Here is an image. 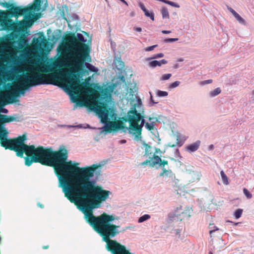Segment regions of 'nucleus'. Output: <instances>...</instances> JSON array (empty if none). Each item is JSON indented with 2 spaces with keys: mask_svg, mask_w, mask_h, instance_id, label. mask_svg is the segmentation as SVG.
<instances>
[{
  "mask_svg": "<svg viewBox=\"0 0 254 254\" xmlns=\"http://www.w3.org/2000/svg\"><path fill=\"white\" fill-rule=\"evenodd\" d=\"M78 165L72 162L57 176L64 196L84 214L87 222L106 243V248L108 251L112 254H133L124 245L111 239L120 232L118 230L120 226L111 223L116 219L114 216L106 213L97 217L93 214L92 210L106 200L110 193L90 180L100 165L93 164L81 168Z\"/></svg>",
  "mask_w": 254,
  "mask_h": 254,
  "instance_id": "nucleus-1",
  "label": "nucleus"
},
{
  "mask_svg": "<svg viewBox=\"0 0 254 254\" xmlns=\"http://www.w3.org/2000/svg\"><path fill=\"white\" fill-rule=\"evenodd\" d=\"M63 63L61 61H56L52 64L43 66L41 70L44 72H51L50 74H41L39 72H32L30 74H25L23 79L24 82L22 83L10 85V91H5L1 94L0 98L2 100H8L4 102L0 101V113H7L8 110L3 107L6 104L13 103V100L11 96L16 97L19 93L24 94L26 89L30 87L40 84H53L59 85L62 84V86L65 89L71 96L73 102L80 103L83 106L82 102H80L78 95L85 90H87L89 87L87 83L83 82L80 83L79 79L77 74L71 72L67 73L64 78L63 71L61 68L63 67Z\"/></svg>",
  "mask_w": 254,
  "mask_h": 254,
  "instance_id": "nucleus-2",
  "label": "nucleus"
},
{
  "mask_svg": "<svg viewBox=\"0 0 254 254\" xmlns=\"http://www.w3.org/2000/svg\"><path fill=\"white\" fill-rule=\"evenodd\" d=\"M15 120L13 116L0 114V143L2 147L16 152V155L22 157L24 153L26 155L25 157V164L29 166L32 162L40 163L42 165L54 168L57 176L60 174L66 166L69 165L72 161H66L68 158V152L64 146L61 147L58 151H53L51 148H45L39 146L35 148L34 145H28L24 143L27 137L25 134L13 139H7L8 133L3 125Z\"/></svg>",
  "mask_w": 254,
  "mask_h": 254,
  "instance_id": "nucleus-3",
  "label": "nucleus"
},
{
  "mask_svg": "<svg viewBox=\"0 0 254 254\" xmlns=\"http://www.w3.org/2000/svg\"><path fill=\"white\" fill-rule=\"evenodd\" d=\"M67 46L59 47L58 52L65 54L68 58L70 65L76 71L82 70L86 61H90V46L85 43L86 40L80 33L76 35L73 33L68 34L65 38Z\"/></svg>",
  "mask_w": 254,
  "mask_h": 254,
  "instance_id": "nucleus-4",
  "label": "nucleus"
},
{
  "mask_svg": "<svg viewBox=\"0 0 254 254\" xmlns=\"http://www.w3.org/2000/svg\"><path fill=\"white\" fill-rule=\"evenodd\" d=\"M86 106L92 109L96 110L97 113L101 118L102 122L106 123L104 127L105 131L111 132L112 131L117 130L123 127L122 124L120 122L114 121L107 122L109 119L110 115L109 110L108 109L106 105L104 103L94 101L88 103Z\"/></svg>",
  "mask_w": 254,
  "mask_h": 254,
  "instance_id": "nucleus-5",
  "label": "nucleus"
},
{
  "mask_svg": "<svg viewBox=\"0 0 254 254\" xmlns=\"http://www.w3.org/2000/svg\"><path fill=\"white\" fill-rule=\"evenodd\" d=\"M129 123L128 131L129 133L134 135V138L140 140L141 138L142 128L145 124L143 117L134 108L127 113V120Z\"/></svg>",
  "mask_w": 254,
  "mask_h": 254,
  "instance_id": "nucleus-6",
  "label": "nucleus"
},
{
  "mask_svg": "<svg viewBox=\"0 0 254 254\" xmlns=\"http://www.w3.org/2000/svg\"><path fill=\"white\" fill-rule=\"evenodd\" d=\"M41 2V0H35L32 4L24 8H21L20 6H14L13 4H9L6 2L4 3L3 5L6 7H10V10L8 12L10 17L14 16L17 18L19 16L30 13L36 10H39Z\"/></svg>",
  "mask_w": 254,
  "mask_h": 254,
  "instance_id": "nucleus-7",
  "label": "nucleus"
},
{
  "mask_svg": "<svg viewBox=\"0 0 254 254\" xmlns=\"http://www.w3.org/2000/svg\"><path fill=\"white\" fill-rule=\"evenodd\" d=\"M152 160H146L143 162L141 163V166L146 165L149 164L151 167H154L157 165L163 168H164V166L166 165H168V162L166 160H162L161 158L155 154L152 155Z\"/></svg>",
  "mask_w": 254,
  "mask_h": 254,
  "instance_id": "nucleus-8",
  "label": "nucleus"
},
{
  "mask_svg": "<svg viewBox=\"0 0 254 254\" xmlns=\"http://www.w3.org/2000/svg\"><path fill=\"white\" fill-rule=\"evenodd\" d=\"M48 43L43 32H40L39 36L37 38H34L32 40V44L37 48H41L42 47H45Z\"/></svg>",
  "mask_w": 254,
  "mask_h": 254,
  "instance_id": "nucleus-9",
  "label": "nucleus"
},
{
  "mask_svg": "<svg viewBox=\"0 0 254 254\" xmlns=\"http://www.w3.org/2000/svg\"><path fill=\"white\" fill-rule=\"evenodd\" d=\"M189 210L187 209H184L182 206L177 207L174 212V215L178 219L182 221L183 219L189 217Z\"/></svg>",
  "mask_w": 254,
  "mask_h": 254,
  "instance_id": "nucleus-10",
  "label": "nucleus"
},
{
  "mask_svg": "<svg viewBox=\"0 0 254 254\" xmlns=\"http://www.w3.org/2000/svg\"><path fill=\"white\" fill-rule=\"evenodd\" d=\"M32 25L30 21L21 20L15 25V29L18 31H24L27 27H29Z\"/></svg>",
  "mask_w": 254,
  "mask_h": 254,
  "instance_id": "nucleus-11",
  "label": "nucleus"
},
{
  "mask_svg": "<svg viewBox=\"0 0 254 254\" xmlns=\"http://www.w3.org/2000/svg\"><path fill=\"white\" fill-rule=\"evenodd\" d=\"M145 146V153L144 156L148 157L149 160H152V155L154 154L152 151H151V146L147 144L144 143Z\"/></svg>",
  "mask_w": 254,
  "mask_h": 254,
  "instance_id": "nucleus-12",
  "label": "nucleus"
},
{
  "mask_svg": "<svg viewBox=\"0 0 254 254\" xmlns=\"http://www.w3.org/2000/svg\"><path fill=\"white\" fill-rule=\"evenodd\" d=\"M160 177H169L170 178H175V174L173 173L171 170H167L165 168L162 169V172L159 174Z\"/></svg>",
  "mask_w": 254,
  "mask_h": 254,
  "instance_id": "nucleus-13",
  "label": "nucleus"
},
{
  "mask_svg": "<svg viewBox=\"0 0 254 254\" xmlns=\"http://www.w3.org/2000/svg\"><path fill=\"white\" fill-rule=\"evenodd\" d=\"M167 61L164 59L160 61H152L150 62L149 65L151 67H156L157 66H161L162 64H166Z\"/></svg>",
  "mask_w": 254,
  "mask_h": 254,
  "instance_id": "nucleus-14",
  "label": "nucleus"
},
{
  "mask_svg": "<svg viewBox=\"0 0 254 254\" xmlns=\"http://www.w3.org/2000/svg\"><path fill=\"white\" fill-rule=\"evenodd\" d=\"M100 96L102 98H108L111 96L110 91L107 88L102 89L100 90Z\"/></svg>",
  "mask_w": 254,
  "mask_h": 254,
  "instance_id": "nucleus-15",
  "label": "nucleus"
},
{
  "mask_svg": "<svg viewBox=\"0 0 254 254\" xmlns=\"http://www.w3.org/2000/svg\"><path fill=\"white\" fill-rule=\"evenodd\" d=\"M200 141H196L192 144H190L187 147L188 151L190 152H193L197 150L199 146Z\"/></svg>",
  "mask_w": 254,
  "mask_h": 254,
  "instance_id": "nucleus-16",
  "label": "nucleus"
},
{
  "mask_svg": "<svg viewBox=\"0 0 254 254\" xmlns=\"http://www.w3.org/2000/svg\"><path fill=\"white\" fill-rule=\"evenodd\" d=\"M191 176L192 179V182L199 181L200 179V177L201 176V173L199 172H193L191 174Z\"/></svg>",
  "mask_w": 254,
  "mask_h": 254,
  "instance_id": "nucleus-17",
  "label": "nucleus"
},
{
  "mask_svg": "<svg viewBox=\"0 0 254 254\" xmlns=\"http://www.w3.org/2000/svg\"><path fill=\"white\" fill-rule=\"evenodd\" d=\"M221 92V90L219 87L216 88L214 90L211 91L209 92L210 97H215L219 94Z\"/></svg>",
  "mask_w": 254,
  "mask_h": 254,
  "instance_id": "nucleus-18",
  "label": "nucleus"
},
{
  "mask_svg": "<svg viewBox=\"0 0 254 254\" xmlns=\"http://www.w3.org/2000/svg\"><path fill=\"white\" fill-rule=\"evenodd\" d=\"M221 176L223 183L224 185H227L229 184L228 179L227 176L225 174L223 171L220 172Z\"/></svg>",
  "mask_w": 254,
  "mask_h": 254,
  "instance_id": "nucleus-19",
  "label": "nucleus"
},
{
  "mask_svg": "<svg viewBox=\"0 0 254 254\" xmlns=\"http://www.w3.org/2000/svg\"><path fill=\"white\" fill-rule=\"evenodd\" d=\"M233 16L239 23L244 25L246 24V21L244 19H243L237 12H236Z\"/></svg>",
  "mask_w": 254,
  "mask_h": 254,
  "instance_id": "nucleus-20",
  "label": "nucleus"
},
{
  "mask_svg": "<svg viewBox=\"0 0 254 254\" xmlns=\"http://www.w3.org/2000/svg\"><path fill=\"white\" fill-rule=\"evenodd\" d=\"M161 14L163 18H169V14L168 9L166 7H163L161 10Z\"/></svg>",
  "mask_w": 254,
  "mask_h": 254,
  "instance_id": "nucleus-21",
  "label": "nucleus"
},
{
  "mask_svg": "<svg viewBox=\"0 0 254 254\" xmlns=\"http://www.w3.org/2000/svg\"><path fill=\"white\" fill-rule=\"evenodd\" d=\"M243 213V209H238L235 210L234 213V215L236 219H238L241 217Z\"/></svg>",
  "mask_w": 254,
  "mask_h": 254,
  "instance_id": "nucleus-22",
  "label": "nucleus"
},
{
  "mask_svg": "<svg viewBox=\"0 0 254 254\" xmlns=\"http://www.w3.org/2000/svg\"><path fill=\"white\" fill-rule=\"evenodd\" d=\"M150 218V216L148 214H144L141 216L138 220V223H142Z\"/></svg>",
  "mask_w": 254,
  "mask_h": 254,
  "instance_id": "nucleus-23",
  "label": "nucleus"
},
{
  "mask_svg": "<svg viewBox=\"0 0 254 254\" xmlns=\"http://www.w3.org/2000/svg\"><path fill=\"white\" fill-rule=\"evenodd\" d=\"M144 14L146 16L149 17L152 20H154V15L153 12H149L147 9L144 11Z\"/></svg>",
  "mask_w": 254,
  "mask_h": 254,
  "instance_id": "nucleus-24",
  "label": "nucleus"
},
{
  "mask_svg": "<svg viewBox=\"0 0 254 254\" xmlns=\"http://www.w3.org/2000/svg\"><path fill=\"white\" fill-rule=\"evenodd\" d=\"M209 233L210 234H211L212 233L215 232V231L218 230L219 229L214 226L213 224H210L209 225Z\"/></svg>",
  "mask_w": 254,
  "mask_h": 254,
  "instance_id": "nucleus-25",
  "label": "nucleus"
},
{
  "mask_svg": "<svg viewBox=\"0 0 254 254\" xmlns=\"http://www.w3.org/2000/svg\"><path fill=\"white\" fill-rule=\"evenodd\" d=\"M145 127L148 130H151L154 129V123H146L145 124Z\"/></svg>",
  "mask_w": 254,
  "mask_h": 254,
  "instance_id": "nucleus-26",
  "label": "nucleus"
},
{
  "mask_svg": "<svg viewBox=\"0 0 254 254\" xmlns=\"http://www.w3.org/2000/svg\"><path fill=\"white\" fill-rule=\"evenodd\" d=\"M243 192L247 197V198L250 199L252 197V194L250 192V191L246 188L243 189Z\"/></svg>",
  "mask_w": 254,
  "mask_h": 254,
  "instance_id": "nucleus-27",
  "label": "nucleus"
},
{
  "mask_svg": "<svg viewBox=\"0 0 254 254\" xmlns=\"http://www.w3.org/2000/svg\"><path fill=\"white\" fill-rule=\"evenodd\" d=\"M157 95L159 97H165L168 95V93L166 91L158 90L157 92Z\"/></svg>",
  "mask_w": 254,
  "mask_h": 254,
  "instance_id": "nucleus-28",
  "label": "nucleus"
},
{
  "mask_svg": "<svg viewBox=\"0 0 254 254\" xmlns=\"http://www.w3.org/2000/svg\"><path fill=\"white\" fill-rule=\"evenodd\" d=\"M165 3L168 4H169L172 6L175 7H178V8L180 7V5L178 3L173 2V1H171L165 0Z\"/></svg>",
  "mask_w": 254,
  "mask_h": 254,
  "instance_id": "nucleus-29",
  "label": "nucleus"
},
{
  "mask_svg": "<svg viewBox=\"0 0 254 254\" xmlns=\"http://www.w3.org/2000/svg\"><path fill=\"white\" fill-rule=\"evenodd\" d=\"M86 67L89 70H90L91 71H93V72H96V68L93 65L91 64H90L87 63V64H86Z\"/></svg>",
  "mask_w": 254,
  "mask_h": 254,
  "instance_id": "nucleus-30",
  "label": "nucleus"
},
{
  "mask_svg": "<svg viewBox=\"0 0 254 254\" xmlns=\"http://www.w3.org/2000/svg\"><path fill=\"white\" fill-rule=\"evenodd\" d=\"M180 83V81H175V82H173V83H171V84L169 85V88H170V89L174 88H175V87H176L178 86L179 85Z\"/></svg>",
  "mask_w": 254,
  "mask_h": 254,
  "instance_id": "nucleus-31",
  "label": "nucleus"
},
{
  "mask_svg": "<svg viewBox=\"0 0 254 254\" xmlns=\"http://www.w3.org/2000/svg\"><path fill=\"white\" fill-rule=\"evenodd\" d=\"M171 75H172L171 73H167V74H163L161 77V80H168L171 77Z\"/></svg>",
  "mask_w": 254,
  "mask_h": 254,
  "instance_id": "nucleus-32",
  "label": "nucleus"
},
{
  "mask_svg": "<svg viewBox=\"0 0 254 254\" xmlns=\"http://www.w3.org/2000/svg\"><path fill=\"white\" fill-rule=\"evenodd\" d=\"M158 46L157 45H154L151 46L147 47L144 49L146 52L151 51L154 50V49Z\"/></svg>",
  "mask_w": 254,
  "mask_h": 254,
  "instance_id": "nucleus-33",
  "label": "nucleus"
},
{
  "mask_svg": "<svg viewBox=\"0 0 254 254\" xmlns=\"http://www.w3.org/2000/svg\"><path fill=\"white\" fill-rule=\"evenodd\" d=\"M178 40V38H168V39H166L164 40V42L166 43L174 42H176Z\"/></svg>",
  "mask_w": 254,
  "mask_h": 254,
  "instance_id": "nucleus-34",
  "label": "nucleus"
},
{
  "mask_svg": "<svg viewBox=\"0 0 254 254\" xmlns=\"http://www.w3.org/2000/svg\"><path fill=\"white\" fill-rule=\"evenodd\" d=\"M164 57V54L163 53H159L157 54H155L153 57L151 58L152 59H157V58H160Z\"/></svg>",
  "mask_w": 254,
  "mask_h": 254,
  "instance_id": "nucleus-35",
  "label": "nucleus"
},
{
  "mask_svg": "<svg viewBox=\"0 0 254 254\" xmlns=\"http://www.w3.org/2000/svg\"><path fill=\"white\" fill-rule=\"evenodd\" d=\"M138 5L143 12L146 10V8H145V7L143 3L139 2L138 3Z\"/></svg>",
  "mask_w": 254,
  "mask_h": 254,
  "instance_id": "nucleus-36",
  "label": "nucleus"
},
{
  "mask_svg": "<svg viewBox=\"0 0 254 254\" xmlns=\"http://www.w3.org/2000/svg\"><path fill=\"white\" fill-rule=\"evenodd\" d=\"M228 9L233 15L236 13V12L231 7L228 6Z\"/></svg>",
  "mask_w": 254,
  "mask_h": 254,
  "instance_id": "nucleus-37",
  "label": "nucleus"
},
{
  "mask_svg": "<svg viewBox=\"0 0 254 254\" xmlns=\"http://www.w3.org/2000/svg\"><path fill=\"white\" fill-rule=\"evenodd\" d=\"M212 82V80L211 79H208L206 80H204L202 82V84H209Z\"/></svg>",
  "mask_w": 254,
  "mask_h": 254,
  "instance_id": "nucleus-38",
  "label": "nucleus"
},
{
  "mask_svg": "<svg viewBox=\"0 0 254 254\" xmlns=\"http://www.w3.org/2000/svg\"><path fill=\"white\" fill-rule=\"evenodd\" d=\"M5 15L6 13L4 11L0 10V17L4 16Z\"/></svg>",
  "mask_w": 254,
  "mask_h": 254,
  "instance_id": "nucleus-39",
  "label": "nucleus"
},
{
  "mask_svg": "<svg viewBox=\"0 0 254 254\" xmlns=\"http://www.w3.org/2000/svg\"><path fill=\"white\" fill-rule=\"evenodd\" d=\"M134 29L137 32H141L142 30V29L140 27H135Z\"/></svg>",
  "mask_w": 254,
  "mask_h": 254,
  "instance_id": "nucleus-40",
  "label": "nucleus"
},
{
  "mask_svg": "<svg viewBox=\"0 0 254 254\" xmlns=\"http://www.w3.org/2000/svg\"><path fill=\"white\" fill-rule=\"evenodd\" d=\"M171 32V31H169V30H163V31H162V33H163V34H169Z\"/></svg>",
  "mask_w": 254,
  "mask_h": 254,
  "instance_id": "nucleus-41",
  "label": "nucleus"
},
{
  "mask_svg": "<svg viewBox=\"0 0 254 254\" xmlns=\"http://www.w3.org/2000/svg\"><path fill=\"white\" fill-rule=\"evenodd\" d=\"M25 40L24 38H20L19 45L20 44V42H25Z\"/></svg>",
  "mask_w": 254,
  "mask_h": 254,
  "instance_id": "nucleus-42",
  "label": "nucleus"
},
{
  "mask_svg": "<svg viewBox=\"0 0 254 254\" xmlns=\"http://www.w3.org/2000/svg\"><path fill=\"white\" fill-rule=\"evenodd\" d=\"M150 101L153 103H157V102H155L153 99V98H152V96L151 95V97H150Z\"/></svg>",
  "mask_w": 254,
  "mask_h": 254,
  "instance_id": "nucleus-43",
  "label": "nucleus"
},
{
  "mask_svg": "<svg viewBox=\"0 0 254 254\" xmlns=\"http://www.w3.org/2000/svg\"><path fill=\"white\" fill-rule=\"evenodd\" d=\"M135 15V12L133 11H132L130 13V16L131 17H133Z\"/></svg>",
  "mask_w": 254,
  "mask_h": 254,
  "instance_id": "nucleus-44",
  "label": "nucleus"
},
{
  "mask_svg": "<svg viewBox=\"0 0 254 254\" xmlns=\"http://www.w3.org/2000/svg\"><path fill=\"white\" fill-rule=\"evenodd\" d=\"M38 206H39L41 208H43L44 207L43 205L41 204V203H38Z\"/></svg>",
  "mask_w": 254,
  "mask_h": 254,
  "instance_id": "nucleus-45",
  "label": "nucleus"
},
{
  "mask_svg": "<svg viewBox=\"0 0 254 254\" xmlns=\"http://www.w3.org/2000/svg\"><path fill=\"white\" fill-rule=\"evenodd\" d=\"M49 245L44 246H43V249H47L49 248Z\"/></svg>",
  "mask_w": 254,
  "mask_h": 254,
  "instance_id": "nucleus-46",
  "label": "nucleus"
},
{
  "mask_svg": "<svg viewBox=\"0 0 254 254\" xmlns=\"http://www.w3.org/2000/svg\"><path fill=\"white\" fill-rule=\"evenodd\" d=\"M155 150V153H158L159 151H160V149L156 148Z\"/></svg>",
  "mask_w": 254,
  "mask_h": 254,
  "instance_id": "nucleus-47",
  "label": "nucleus"
},
{
  "mask_svg": "<svg viewBox=\"0 0 254 254\" xmlns=\"http://www.w3.org/2000/svg\"><path fill=\"white\" fill-rule=\"evenodd\" d=\"M178 61L180 62H183V59H182V58H180V59H178Z\"/></svg>",
  "mask_w": 254,
  "mask_h": 254,
  "instance_id": "nucleus-48",
  "label": "nucleus"
},
{
  "mask_svg": "<svg viewBox=\"0 0 254 254\" xmlns=\"http://www.w3.org/2000/svg\"><path fill=\"white\" fill-rule=\"evenodd\" d=\"M178 64H175V65H174V68H178Z\"/></svg>",
  "mask_w": 254,
  "mask_h": 254,
  "instance_id": "nucleus-49",
  "label": "nucleus"
},
{
  "mask_svg": "<svg viewBox=\"0 0 254 254\" xmlns=\"http://www.w3.org/2000/svg\"><path fill=\"white\" fill-rule=\"evenodd\" d=\"M122 143H125L126 142V140H123L122 141Z\"/></svg>",
  "mask_w": 254,
  "mask_h": 254,
  "instance_id": "nucleus-50",
  "label": "nucleus"
},
{
  "mask_svg": "<svg viewBox=\"0 0 254 254\" xmlns=\"http://www.w3.org/2000/svg\"><path fill=\"white\" fill-rule=\"evenodd\" d=\"M152 118L149 117V118H148V120H149V121H150L152 120Z\"/></svg>",
  "mask_w": 254,
  "mask_h": 254,
  "instance_id": "nucleus-51",
  "label": "nucleus"
},
{
  "mask_svg": "<svg viewBox=\"0 0 254 254\" xmlns=\"http://www.w3.org/2000/svg\"><path fill=\"white\" fill-rule=\"evenodd\" d=\"M169 146L173 147L175 146V145H170Z\"/></svg>",
  "mask_w": 254,
  "mask_h": 254,
  "instance_id": "nucleus-52",
  "label": "nucleus"
},
{
  "mask_svg": "<svg viewBox=\"0 0 254 254\" xmlns=\"http://www.w3.org/2000/svg\"><path fill=\"white\" fill-rule=\"evenodd\" d=\"M213 254V253H212V252H209V254Z\"/></svg>",
  "mask_w": 254,
  "mask_h": 254,
  "instance_id": "nucleus-53",
  "label": "nucleus"
},
{
  "mask_svg": "<svg viewBox=\"0 0 254 254\" xmlns=\"http://www.w3.org/2000/svg\"><path fill=\"white\" fill-rule=\"evenodd\" d=\"M64 18L66 20V21H67V19L66 18V17H64Z\"/></svg>",
  "mask_w": 254,
  "mask_h": 254,
  "instance_id": "nucleus-54",
  "label": "nucleus"
},
{
  "mask_svg": "<svg viewBox=\"0 0 254 254\" xmlns=\"http://www.w3.org/2000/svg\"><path fill=\"white\" fill-rule=\"evenodd\" d=\"M210 147H211V148H212L213 147V145H211L210 146Z\"/></svg>",
  "mask_w": 254,
  "mask_h": 254,
  "instance_id": "nucleus-55",
  "label": "nucleus"
},
{
  "mask_svg": "<svg viewBox=\"0 0 254 254\" xmlns=\"http://www.w3.org/2000/svg\"><path fill=\"white\" fill-rule=\"evenodd\" d=\"M253 94H254V90L252 91Z\"/></svg>",
  "mask_w": 254,
  "mask_h": 254,
  "instance_id": "nucleus-56",
  "label": "nucleus"
},
{
  "mask_svg": "<svg viewBox=\"0 0 254 254\" xmlns=\"http://www.w3.org/2000/svg\"><path fill=\"white\" fill-rule=\"evenodd\" d=\"M126 230V229H124V230H123V231H125Z\"/></svg>",
  "mask_w": 254,
  "mask_h": 254,
  "instance_id": "nucleus-57",
  "label": "nucleus"
},
{
  "mask_svg": "<svg viewBox=\"0 0 254 254\" xmlns=\"http://www.w3.org/2000/svg\"><path fill=\"white\" fill-rule=\"evenodd\" d=\"M97 95H100V94L97 93Z\"/></svg>",
  "mask_w": 254,
  "mask_h": 254,
  "instance_id": "nucleus-58",
  "label": "nucleus"
},
{
  "mask_svg": "<svg viewBox=\"0 0 254 254\" xmlns=\"http://www.w3.org/2000/svg\"><path fill=\"white\" fill-rule=\"evenodd\" d=\"M97 95H100V94L97 93Z\"/></svg>",
  "mask_w": 254,
  "mask_h": 254,
  "instance_id": "nucleus-59",
  "label": "nucleus"
}]
</instances>
